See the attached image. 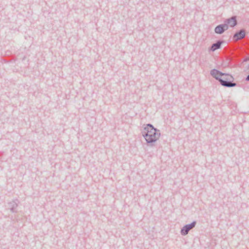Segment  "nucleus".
Returning a JSON list of instances; mask_svg holds the SVG:
<instances>
[{
    "instance_id": "1",
    "label": "nucleus",
    "mask_w": 249,
    "mask_h": 249,
    "mask_svg": "<svg viewBox=\"0 0 249 249\" xmlns=\"http://www.w3.org/2000/svg\"><path fill=\"white\" fill-rule=\"evenodd\" d=\"M160 133V130L154 127L151 124H146L142 132L143 137L147 138L150 134Z\"/></svg>"
},
{
    "instance_id": "2",
    "label": "nucleus",
    "mask_w": 249,
    "mask_h": 249,
    "mask_svg": "<svg viewBox=\"0 0 249 249\" xmlns=\"http://www.w3.org/2000/svg\"><path fill=\"white\" fill-rule=\"evenodd\" d=\"M228 76L227 78L224 79L221 78L219 81L220 84L225 87L232 88L235 87L237 84L236 83L233 82L232 81L234 80L233 76L229 74L227 75Z\"/></svg>"
},
{
    "instance_id": "3",
    "label": "nucleus",
    "mask_w": 249,
    "mask_h": 249,
    "mask_svg": "<svg viewBox=\"0 0 249 249\" xmlns=\"http://www.w3.org/2000/svg\"><path fill=\"white\" fill-rule=\"evenodd\" d=\"M160 136V133H153L150 134L149 137L147 138L144 137V138L145 139L148 145L152 146L154 145L155 142L159 139Z\"/></svg>"
},
{
    "instance_id": "4",
    "label": "nucleus",
    "mask_w": 249,
    "mask_h": 249,
    "mask_svg": "<svg viewBox=\"0 0 249 249\" xmlns=\"http://www.w3.org/2000/svg\"><path fill=\"white\" fill-rule=\"evenodd\" d=\"M196 221H193L192 223L184 225L181 229L180 233L182 235H187L189 231L196 225Z\"/></svg>"
},
{
    "instance_id": "5",
    "label": "nucleus",
    "mask_w": 249,
    "mask_h": 249,
    "mask_svg": "<svg viewBox=\"0 0 249 249\" xmlns=\"http://www.w3.org/2000/svg\"><path fill=\"white\" fill-rule=\"evenodd\" d=\"M210 74L218 81H219L222 78L221 76L228 75V73H223L221 71L215 69H212L210 71Z\"/></svg>"
},
{
    "instance_id": "6",
    "label": "nucleus",
    "mask_w": 249,
    "mask_h": 249,
    "mask_svg": "<svg viewBox=\"0 0 249 249\" xmlns=\"http://www.w3.org/2000/svg\"><path fill=\"white\" fill-rule=\"evenodd\" d=\"M224 24H226L228 27H230L233 28L235 27L237 24L236 17L232 16L231 18L225 19Z\"/></svg>"
},
{
    "instance_id": "7",
    "label": "nucleus",
    "mask_w": 249,
    "mask_h": 249,
    "mask_svg": "<svg viewBox=\"0 0 249 249\" xmlns=\"http://www.w3.org/2000/svg\"><path fill=\"white\" fill-rule=\"evenodd\" d=\"M228 29V26L224 23L216 26L214 28V32L217 34L221 35Z\"/></svg>"
},
{
    "instance_id": "8",
    "label": "nucleus",
    "mask_w": 249,
    "mask_h": 249,
    "mask_svg": "<svg viewBox=\"0 0 249 249\" xmlns=\"http://www.w3.org/2000/svg\"><path fill=\"white\" fill-rule=\"evenodd\" d=\"M245 36L246 31L244 29H242L234 34L233 38L235 40H238L244 38Z\"/></svg>"
},
{
    "instance_id": "9",
    "label": "nucleus",
    "mask_w": 249,
    "mask_h": 249,
    "mask_svg": "<svg viewBox=\"0 0 249 249\" xmlns=\"http://www.w3.org/2000/svg\"><path fill=\"white\" fill-rule=\"evenodd\" d=\"M19 201L18 199L13 200L10 202L8 204V208L10 210V211L12 213L17 212V208L18 206Z\"/></svg>"
},
{
    "instance_id": "10",
    "label": "nucleus",
    "mask_w": 249,
    "mask_h": 249,
    "mask_svg": "<svg viewBox=\"0 0 249 249\" xmlns=\"http://www.w3.org/2000/svg\"><path fill=\"white\" fill-rule=\"evenodd\" d=\"M224 42V40H218L216 41L215 43H213L210 48V50L214 52L215 50L221 48V45Z\"/></svg>"
},
{
    "instance_id": "11",
    "label": "nucleus",
    "mask_w": 249,
    "mask_h": 249,
    "mask_svg": "<svg viewBox=\"0 0 249 249\" xmlns=\"http://www.w3.org/2000/svg\"><path fill=\"white\" fill-rule=\"evenodd\" d=\"M249 60V57H246L244 59L243 62H247Z\"/></svg>"
},
{
    "instance_id": "12",
    "label": "nucleus",
    "mask_w": 249,
    "mask_h": 249,
    "mask_svg": "<svg viewBox=\"0 0 249 249\" xmlns=\"http://www.w3.org/2000/svg\"><path fill=\"white\" fill-rule=\"evenodd\" d=\"M245 79L247 81H249V74L247 76Z\"/></svg>"
},
{
    "instance_id": "13",
    "label": "nucleus",
    "mask_w": 249,
    "mask_h": 249,
    "mask_svg": "<svg viewBox=\"0 0 249 249\" xmlns=\"http://www.w3.org/2000/svg\"><path fill=\"white\" fill-rule=\"evenodd\" d=\"M249 69V67H248Z\"/></svg>"
}]
</instances>
